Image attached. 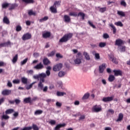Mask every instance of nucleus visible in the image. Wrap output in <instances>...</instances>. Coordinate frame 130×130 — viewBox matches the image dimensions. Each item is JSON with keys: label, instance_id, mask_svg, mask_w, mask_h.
Returning a JSON list of instances; mask_svg holds the SVG:
<instances>
[{"label": "nucleus", "instance_id": "nucleus-1", "mask_svg": "<svg viewBox=\"0 0 130 130\" xmlns=\"http://www.w3.org/2000/svg\"><path fill=\"white\" fill-rule=\"evenodd\" d=\"M73 37V34L72 33H69L67 34H66L63 36L62 38H61L59 41V42L62 43L63 42H67Z\"/></svg>", "mask_w": 130, "mask_h": 130}, {"label": "nucleus", "instance_id": "nucleus-2", "mask_svg": "<svg viewBox=\"0 0 130 130\" xmlns=\"http://www.w3.org/2000/svg\"><path fill=\"white\" fill-rule=\"evenodd\" d=\"M37 89L38 91H43V92H46L48 90V87L46 86L44 87V84L41 82H39L38 84Z\"/></svg>", "mask_w": 130, "mask_h": 130}, {"label": "nucleus", "instance_id": "nucleus-3", "mask_svg": "<svg viewBox=\"0 0 130 130\" xmlns=\"http://www.w3.org/2000/svg\"><path fill=\"white\" fill-rule=\"evenodd\" d=\"M62 63H59L53 67V71L54 72H59V71L62 69Z\"/></svg>", "mask_w": 130, "mask_h": 130}, {"label": "nucleus", "instance_id": "nucleus-4", "mask_svg": "<svg viewBox=\"0 0 130 130\" xmlns=\"http://www.w3.org/2000/svg\"><path fill=\"white\" fill-rule=\"evenodd\" d=\"M82 59L83 57L82 56H76V58L74 60V63L75 64H81Z\"/></svg>", "mask_w": 130, "mask_h": 130}, {"label": "nucleus", "instance_id": "nucleus-5", "mask_svg": "<svg viewBox=\"0 0 130 130\" xmlns=\"http://www.w3.org/2000/svg\"><path fill=\"white\" fill-rule=\"evenodd\" d=\"M2 95L4 96H8L11 94H12V90L10 89H5L2 92Z\"/></svg>", "mask_w": 130, "mask_h": 130}, {"label": "nucleus", "instance_id": "nucleus-6", "mask_svg": "<svg viewBox=\"0 0 130 130\" xmlns=\"http://www.w3.org/2000/svg\"><path fill=\"white\" fill-rule=\"evenodd\" d=\"M109 59L113 62V63H115V64H117L118 62H117V60L114 57V56L112 54L109 55Z\"/></svg>", "mask_w": 130, "mask_h": 130}, {"label": "nucleus", "instance_id": "nucleus-7", "mask_svg": "<svg viewBox=\"0 0 130 130\" xmlns=\"http://www.w3.org/2000/svg\"><path fill=\"white\" fill-rule=\"evenodd\" d=\"M114 96H108L105 97L103 99V102H110V101H112L113 100Z\"/></svg>", "mask_w": 130, "mask_h": 130}, {"label": "nucleus", "instance_id": "nucleus-8", "mask_svg": "<svg viewBox=\"0 0 130 130\" xmlns=\"http://www.w3.org/2000/svg\"><path fill=\"white\" fill-rule=\"evenodd\" d=\"M30 38H31V34L27 33V34L23 35V36H22V40L25 41V40H28V39H30Z\"/></svg>", "mask_w": 130, "mask_h": 130}, {"label": "nucleus", "instance_id": "nucleus-9", "mask_svg": "<svg viewBox=\"0 0 130 130\" xmlns=\"http://www.w3.org/2000/svg\"><path fill=\"white\" fill-rule=\"evenodd\" d=\"M106 64L105 63L102 64L99 67V72L100 74H102L104 72V70L106 69Z\"/></svg>", "mask_w": 130, "mask_h": 130}, {"label": "nucleus", "instance_id": "nucleus-10", "mask_svg": "<svg viewBox=\"0 0 130 130\" xmlns=\"http://www.w3.org/2000/svg\"><path fill=\"white\" fill-rule=\"evenodd\" d=\"M123 44V41L121 39H117L115 41V45H117V46H121Z\"/></svg>", "mask_w": 130, "mask_h": 130}, {"label": "nucleus", "instance_id": "nucleus-11", "mask_svg": "<svg viewBox=\"0 0 130 130\" xmlns=\"http://www.w3.org/2000/svg\"><path fill=\"white\" fill-rule=\"evenodd\" d=\"M44 68L43 66V64L42 62L37 64L36 66L34 67V69H36V70H42Z\"/></svg>", "mask_w": 130, "mask_h": 130}, {"label": "nucleus", "instance_id": "nucleus-12", "mask_svg": "<svg viewBox=\"0 0 130 130\" xmlns=\"http://www.w3.org/2000/svg\"><path fill=\"white\" fill-rule=\"evenodd\" d=\"M114 73V76L117 77V76H122V72L120 70H113Z\"/></svg>", "mask_w": 130, "mask_h": 130}, {"label": "nucleus", "instance_id": "nucleus-13", "mask_svg": "<svg viewBox=\"0 0 130 130\" xmlns=\"http://www.w3.org/2000/svg\"><path fill=\"white\" fill-rule=\"evenodd\" d=\"M101 107H97V106H94L92 108V110L94 112H100L102 110Z\"/></svg>", "mask_w": 130, "mask_h": 130}, {"label": "nucleus", "instance_id": "nucleus-14", "mask_svg": "<svg viewBox=\"0 0 130 130\" xmlns=\"http://www.w3.org/2000/svg\"><path fill=\"white\" fill-rule=\"evenodd\" d=\"M56 7L54 6L53 5V6H51L50 8V10L52 13H53L54 14H56L57 13V10H56Z\"/></svg>", "mask_w": 130, "mask_h": 130}, {"label": "nucleus", "instance_id": "nucleus-15", "mask_svg": "<svg viewBox=\"0 0 130 130\" xmlns=\"http://www.w3.org/2000/svg\"><path fill=\"white\" fill-rule=\"evenodd\" d=\"M83 55L86 60H90V59H91V58H90V55H89L87 52H84Z\"/></svg>", "mask_w": 130, "mask_h": 130}, {"label": "nucleus", "instance_id": "nucleus-16", "mask_svg": "<svg viewBox=\"0 0 130 130\" xmlns=\"http://www.w3.org/2000/svg\"><path fill=\"white\" fill-rule=\"evenodd\" d=\"M67 74L66 72L64 71H60L58 72V76L59 78H62L64 76H66Z\"/></svg>", "mask_w": 130, "mask_h": 130}, {"label": "nucleus", "instance_id": "nucleus-17", "mask_svg": "<svg viewBox=\"0 0 130 130\" xmlns=\"http://www.w3.org/2000/svg\"><path fill=\"white\" fill-rule=\"evenodd\" d=\"M63 19L66 23H69V22H71V17H70L69 15H64Z\"/></svg>", "mask_w": 130, "mask_h": 130}, {"label": "nucleus", "instance_id": "nucleus-18", "mask_svg": "<svg viewBox=\"0 0 130 130\" xmlns=\"http://www.w3.org/2000/svg\"><path fill=\"white\" fill-rule=\"evenodd\" d=\"M50 32H46L43 34V38H49L50 37Z\"/></svg>", "mask_w": 130, "mask_h": 130}, {"label": "nucleus", "instance_id": "nucleus-19", "mask_svg": "<svg viewBox=\"0 0 130 130\" xmlns=\"http://www.w3.org/2000/svg\"><path fill=\"white\" fill-rule=\"evenodd\" d=\"M109 26L111 27V28H112V29H113V34H115V33H116V28L115 27L114 25H113V24L112 23H110L109 24Z\"/></svg>", "mask_w": 130, "mask_h": 130}, {"label": "nucleus", "instance_id": "nucleus-20", "mask_svg": "<svg viewBox=\"0 0 130 130\" xmlns=\"http://www.w3.org/2000/svg\"><path fill=\"white\" fill-rule=\"evenodd\" d=\"M90 97V93H86L82 97V100H87Z\"/></svg>", "mask_w": 130, "mask_h": 130}, {"label": "nucleus", "instance_id": "nucleus-21", "mask_svg": "<svg viewBox=\"0 0 130 130\" xmlns=\"http://www.w3.org/2000/svg\"><path fill=\"white\" fill-rule=\"evenodd\" d=\"M28 14L29 16H36V12H34L32 10H29L28 11Z\"/></svg>", "mask_w": 130, "mask_h": 130}, {"label": "nucleus", "instance_id": "nucleus-22", "mask_svg": "<svg viewBox=\"0 0 130 130\" xmlns=\"http://www.w3.org/2000/svg\"><path fill=\"white\" fill-rule=\"evenodd\" d=\"M43 62L45 66H47V64L50 63V61H49L47 58H45L43 59Z\"/></svg>", "mask_w": 130, "mask_h": 130}, {"label": "nucleus", "instance_id": "nucleus-23", "mask_svg": "<svg viewBox=\"0 0 130 130\" xmlns=\"http://www.w3.org/2000/svg\"><path fill=\"white\" fill-rule=\"evenodd\" d=\"M3 22L5 23V24L9 25V24H10V20L8 19L7 16H5L3 18Z\"/></svg>", "mask_w": 130, "mask_h": 130}, {"label": "nucleus", "instance_id": "nucleus-24", "mask_svg": "<svg viewBox=\"0 0 130 130\" xmlns=\"http://www.w3.org/2000/svg\"><path fill=\"white\" fill-rule=\"evenodd\" d=\"M56 95L58 96H64V95H67V93L64 92L57 91Z\"/></svg>", "mask_w": 130, "mask_h": 130}, {"label": "nucleus", "instance_id": "nucleus-25", "mask_svg": "<svg viewBox=\"0 0 130 130\" xmlns=\"http://www.w3.org/2000/svg\"><path fill=\"white\" fill-rule=\"evenodd\" d=\"M123 118V114L122 113L119 114L118 118L117 119L116 121H121Z\"/></svg>", "mask_w": 130, "mask_h": 130}, {"label": "nucleus", "instance_id": "nucleus-26", "mask_svg": "<svg viewBox=\"0 0 130 130\" xmlns=\"http://www.w3.org/2000/svg\"><path fill=\"white\" fill-rule=\"evenodd\" d=\"M21 82L23 84H27L28 83V79L26 77H22L21 78Z\"/></svg>", "mask_w": 130, "mask_h": 130}, {"label": "nucleus", "instance_id": "nucleus-27", "mask_svg": "<svg viewBox=\"0 0 130 130\" xmlns=\"http://www.w3.org/2000/svg\"><path fill=\"white\" fill-rule=\"evenodd\" d=\"M10 7V8H9V10L11 11L12 10H14L15 8H17V7H18V4H11Z\"/></svg>", "mask_w": 130, "mask_h": 130}, {"label": "nucleus", "instance_id": "nucleus-28", "mask_svg": "<svg viewBox=\"0 0 130 130\" xmlns=\"http://www.w3.org/2000/svg\"><path fill=\"white\" fill-rule=\"evenodd\" d=\"M65 125H66V124H58L55 127L54 130L59 129L60 128V127H62L64 126Z\"/></svg>", "mask_w": 130, "mask_h": 130}, {"label": "nucleus", "instance_id": "nucleus-29", "mask_svg": "<svg viewBox=\"0 0 130 130\" xmlns=\"http://www.w3.org/2000/svg\"><path fill=\"white\" fill-rule=\"evenodd\" d=\"M42 113H43V111L42 110H38L35 111V115H39L40 114H42Z\"/></svg>", "mask_w": 130, "mask_h": 130}, {"label": "nucleus", "instance_id": "nucleus-30", "mask_svg": "<svg viewBox=\"0 0 130 130\" xmlns=\"http://www.w3.org/2000/svg\"><path fill=\"white\" fill-rule=\"evenodd\" d=\"M117 14L119 15V16H121V17H125V13H124L123 11H118Z\"/></svg>", "mask_w": 130, "mask_h": 130}, {"label": "nucleus", "instance_id": "nucleus-31", "mask_svg": "<svg viewBox=\"0 0 130 130\" xmlns=\"http://www.w3.org/2000/svg\"><path fill=\"white\" fill-rule=\"evenodd\" d=\"M48 20V16H45L44 18L39 19L40 23H43V22H45V21H47Z\"/></svg>", "mask_w": 130, "mask_h": 130}, {"label": "nucleus", "instance_id": "nucleus-32", "mask_svg": "<svg viewBox=\"0 0 130 130\" xmlns=\"http://www.w3.org/2000/svg\"><path fill=\"white\" fill-rule=\"evenodd\" d=\"M34 84H36V82H34L30 85L26 86V90H30V89L32 88V87H33V85H34Z\"/></svg>", "mask_w": 130, "mask_h": 130}, {"label": "nucleus", "instance_id": "nucleus-33", "mask_svg": "<svg viewBox=\"0 0 130 130\" xmlns=\"http://www.w3.org/2000/svg\"><path fill=\"white\" fill-rule=\"evenodd\" d=\"M24 102L25 103H31V98L28 97V98H26L24 99Z\"/></svg>", "mask_w": 130, "mask_h": 130}, {"label": "nucleus", "instance_id": "nucleus-34", "mask_svg": "<svg viewBox=\"0 0 130 130\" xmlns=\"http://www.w3.org/2000/svg\"><path fill=\"white\" fill-rule=\"evenodd\" d=\"M115 80V77L113 75H110L108 78V81L110 82H113Z\"/></svg>", "mask_w": 130, "mask_h": 130}, {"label": "nucleus", "instance_id": "nucleus-35", "mask_svg": "<svg viewBox=\"0 0 130 130\" xmlns=\"http://www.w3.org/2000/svg\"><path fill=\"white\" fill-rule=\"evenodd\" d=\"M25 4H34V0H22Z\"/></svg>", "mask_w": 130, "mask_h": 130}, {"label": "nucleus", "instance_id": "nucleus-36", "mask_svg": "<svg viewBox=\"0 0 130 130\" xmlns=\"http://www.w3.org/2000/svg\"><path fill=\"white\" fill-rule=\"evenodd\" d=\"M14 112V109H9L6 111V114H11Z\"/></svg>", "mask_w": 130, "mask_h": 130}, {"label": "nucleus", "instance_id": "nucleus-37", "mask_svg": "<svg viewBox=\"0 0 130 130\" xmlns=\"http://www.w3.org/2000/svg\"><path fill=\"white\" fill-rule=\"evenodd\" d=\"M78 16L81 17L82 20H85V14L83 12H79L78 14Z\"/></svg>", "mask_w": 130, "mask_h": 130}, {"label": "nucleus", "instance_id": "nucleus-38", "mask_svg": "<svg viewBox=\"0 0 130 130\" xmlns=\"http://www.w3.org/2000/svg\"><path fill=\"white\" fill-rule=\"evenodd\" d=\"M115 25H116V26H119V27H122V26H123L122 22L121 21L115 22Z\"/></svg>", "mask_w": 130, "mask_h": 130}, {"label": "nucleus", "instance_id": "nucleus-39", "mask_svg": "<svg viewBox=\"0 0 130 130\" xmlns=\"http://www.w3.org/2000/svg\"><path fill=\"white\" fill-rule=\"evenodd\" d=\"M17 60H18V54H16L12 59V62L15 63V62H17Z\"/></svg>", "mask_w": 130, "mask_h": 130}, {"label": "nucleus", "instance_id": "nucleus-40", "mask_svg": "<svg viewBox=\"0 0 130 130\" xmlns=\"http://www.w3.org/2000/svg\"><path fill=\"white\" fill-rule=\"evenodd\" d=\"M39 75L40 78H46V74L44 73H41Z\"/></svg>", "mask_w": 130, "mask_h": 130}, {"label": "nucleus", "instance_id": "nucleus-41", "mask_svg": "<svg viewBox=\"0 0 130 130\" xmlns=\"http://www.w3.org/2000/svg\"><path fill=\"white\" fill-rule=\"evenodd\" d=\"M88 24H89V26H90V27H92V28H93V29H96V26H95V25L93 24V23L90 21H88Z\"/></svg>", "mask_w": 130, "mask_h": 130}, {"label": "nucleus", "instance_id": "nucleus-42", "mask_svg": "<svg viewBox=\"0 0 130 130\" xmlns=\"http://www.w3.org/2000/svg\"><path fill=\"white\" fill-rule=\"evenodd\" d=\"M55 52H56V51L55 50L52 51L51 53L48 54L47 55L48 57L53 56V55L55 54Z\"/></svg>", "mask_w": 130, "mask_h": 130}, {"label": "nucleus", "instance_id": "nucleus-43", "mask_svg": "<svg viewBox=\"0 0 130 130\" xmlns=\"http://www.w3.org/2000/svg\"><path fill=\"white\" fill-rule=\"evenodd\" d=\"M9 6H10V4L4 3V4H2V8H3V9H7V8H8V7H9Z\"/></svg>", "mask_w": 130, "mask_h": 130}, {"label": "nucleus", "instance_id": "nucleus-44", "mask_svg": "<svg viewBox=\"0 0 130 130\" xmlns=\"http://www.w3.org/2000/svg\"><path fill=\"white\" fill-rule=\"evenodd\" d=\"M27 61H28V58H25L23 61H21V65L24 66V64H25V63H27Z\"/></svg>", "mask_w": 130, "mask_h": 130}, {"label": "nucleus", "instance_id": "nucleus-45", "mask_svg": "<svg viewBox=\"0 0 130 130\" xmlns=\"http://www.w3.org/2000/svg\"><path fill=\"white\" fill-rule=\"evenodd\" d=\"M31 127L34 130H39V128L35 124H32V126H30V127Z\"/></svg>", "mask_w": 130, "mask_h": 130}, {"label": "nucleus", "instance_id": "nucleus-46", "mask_svg": "<svg viewBox=\"0 0 130 130\" xmlns=\"http://www.w3.org/2000/svg\"><path fill=\"white\" fill-rule=\"evenodd\" d=\"M53 6L56 7V6L59 7L60 6V2L59 1H56L54 2Z\"/></svg>", "mask_w": 130, "mask_h": 130}, {"label": "nucleus", "instance_id": "nucleus-47", "mask_svg": "<svg viewBox=\"0 0 130 130\" xmlns=\"http://www.w3.org/2000/svg\"><path fill=\"white\" fill-rule=\"evenodd\" d=\"M49 123H50V124H51V125H54V124H55V123H56V121L54 120H51L49 122Z\"/></svg>", "mask_w": 130, "mask_h": 130}, {"label": "nucleus", "instance_id": "nucleus-48", "mask_svg": "<svg viewBox=\"0 0 130 130\" xmlns=\"http://www.w3.org/2000/svg\"><path fill=\"white\" fill-rule=\"evenodd\" d=\"M10 118V117L8 115H3L2 117V120L3 119H9Z\"/></svg>", "mask_w": 130, "mask_h": 130}, {"label": "nucleus", "instance_id": "nucleus-49", "mask_svg": "<svg viewBox=\"0 0 130 130\" xmlns=\"http://www.w3.org/2000/svg\"><path fill=\"white\" fill-rule=\"evenodd\" d=\"M106 7L101 8L99 11L101 12V13H104V12H106Z\"/></svg>", "mask_w": 130, "mask_h": 130}, {"label": "nucleus", "instance_id": "nucleus-50", "mask_svg": "<svg viewBox=\"0 0 130 130\" xmlns=\"http://www.w3.org/2000/svg\"><path fill=\"white\" fill-rule=\"evenodd\" d=\"M99 46L100 47H102V48L105 47V46H106V43H103V42L100 43Z\"/></svg>", "mask_w": 130, "mask_h": 130}, {"label": "nucleus", "instance_id": "nucleus-51", "mask_svg": "<svg viewBox=\"0 0 130 130\" xmlns=\"http://www.w3.org/2000/svg\"><path fill=\"white\" fill-rule=\"evenodd\" d=\"M16 30L17 32H20V31H21V30H22V27L20 25H17L16 26Z\"/></svg>", "mask_w": 130, "mask_h": 130}, {"label": "nucleus", "instance_id": "nucleus-52", "mask_svg": "<svg viewBox=\"0 0 130 130\" xmlns=\"http://www.w3.org/2000/svg\"><path fill=\"white\" fill-rule=\"evenodd\" d=\"M37 100H38V97H34L31 100L30 99L31 103H32V102H35V101H37Z\"/></svg>", "mask_w": 130, "mask_h": 130}, {"label": "nucleus", "instance_id": "nucleus-53", "mask_svg": "<svg viewBox=\"0 0 130 130\" xmlns=\"http://www.w3.org/2000/svg\"><path fill=\"white\" fill-rule=\"evenodd\" d=\"M15 102L16 104L18 105V104H20L21 103V100L18 99H16L14 101V103Z\"/></svg>", "mask_w": 130, "mask_h": 130}, {"label": "nucleus", "instance_id": "nucleus-54", "mask_svg": "<svg viewBox=\"0 0 130 130\" xmlns=\"http://www.w3.org/2000/svg\"><path fill=\"white\" fill-rule=\"evenodd\" d=\"M7 86H8V87H10V88H12V87H13V84H12V82L10 81V80L8 81Z\"/></svg>", "mask_w": 130, "mask_h": 130}, {"label": "nucleus", "instance_id": "nucleus-55", "mask_svg": "<svg viewBox=\"0 0 130 130\" xmlns=\"http://www.w3.org/2000/svg\"><path fill=\"white\" fill-rule=\"evenodd\" d=\"M69 15L70 16H73L74 17H77V16H78V14L75 12H71Z\"/></svg>", "mask_w": 130, "mask_h": 130}, {"label": "nucleus", "instance_id": "nucleus-56", "mask_svg": "<svg viewBox=\"0 0 130 130\" xmlns=\"http://www.w3.org/2000/svg\"><path fill=\"white\" fill-rule=\"evenodd\" d=\"M94 56L95 57V59H100V55H99V53L94 54Z\"/></svg>", "mask_w": 130, "mask_h": 130}, {"label": "nucleus", "instance_id": "nucleus-57", "mask_svg": "<svg viewBox=\"0 0 130 130\" xmlns=\"http://www.w3.org/2000/svg\"><path fill=\"white\" fill-rule=\"evenodd\" d=\"M13 84H20V80L17 79V80H14L13 81Z\"/></svg>", "mask_w": 130, "mask_h": 130}, {"label": "nucleus", "instance_id": "nucleus-58", "mask_svg": "<svg viewBox=\"0 0 130 130\" xmlns=\"http://www.w3.org/2000/svg\"><path fill=\"white\" fill-rule=\"evenodd\" d=\"M121 6H123V7H126V3H125L124 1H121L120 3Z\"/></svg>", "mask_w": 130, "mask_h": 130}, {"label": "nucleus", "instance_id": "nucleus-59", "mask_svg": "<svg viewBox=\"0 0 130 130\" xmlns=\"http://www.w3.org/2000/svg\"><path fill=\"white\" fill-rule=\"evenodd\" d=\"M33 56L36 58H37L39 56V53L37 52H35L33 54Z\"/></svg>", "mask_w": 130, "mask_h": 130}, {"label": "nucleus", "instance_id": "nucleus-60", "mask_svg": "<svg viewBox=\"0 0 130 130\" xmlns=\"http://www.w3.org/2000/svg\"><path fill=\"white\" fill-rule=\"evenodd\" d=\"M56 56L57 57V58H62V55L60 54V53H57L56 54Z\"/></svg>", "mask_w": 130, "mask_h": 130}, {"label": "nucleus", "instance_id": "nucleus-61", "mask_svg": "<svg viewBox=\"0 0 130 130\" xmlns=\"http://www.w3.org/2000/svg\"><path fill=\"white\" fill-rule=\"evenodd\" d=\"M103 38L105 39H107V38H109V35H108L107 34H104L103 35Z\"/></svg>", "mask_w": 130, "mask_h": 130}, {"label": "nucleus", "instance_id": "nucleus-62", "mask_svg": "<svg viewBox=\"0 0 130 130\" xmlns=\"http://www.w3.org/2000/svg\"><path fill=\"white\" fill-rule=\"evenodd\" d=\"M85 118H86L85 116L84 115H82L80 116V117H79V120H84V119H85Z\"/></svg>", "mask_w": 130, "mask_h": 130}, {"label": "nucleus", "instance_id": "nucleus-63", "mask_svg": "<svg viewBox=\"0 0 130 130\" xmlns=\"http://www.w3.org/2000/svg\"><path fill=\"white\" fill-rule=\"evenodd\" d=\"M61 105H62V104H61V103L57 102L56 103V106L57 107H61Z\"/></svg>", "mask_w": 130, "mask_h": 130}, {"label": "nucleus", "instance_id": "nucleus-64", "mask_svg": "<svg viewBox=\"0 0 130 130\" xmlns=\"http://www.w3.org/2000/svg\"><path fill=\"white\" fill-rule=\"evenodd\" d=\"M32 129V127H25L22 130H31Z\"/></svg>", "mask_w": 130, "mask_h": 130}]
</instances>
